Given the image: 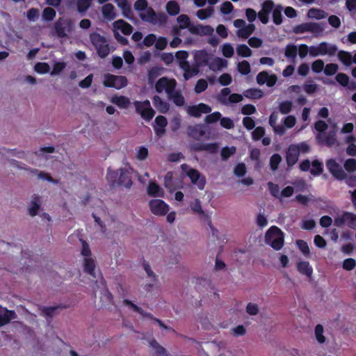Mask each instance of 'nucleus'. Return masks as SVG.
Returning <instances> with one entry per match:
<instances>
[{"label":"nucleus","instance_id":"f257e3e1","mask_svg":"<svg viewBox=\"0 0 356 356\" xmlns=\"http://www.w3.org/2000/svg\"><path fill=\"white\" fill-rule=\"evenodd\" d=\"M106 180L112 187L124 186L130 188L133 185L131 172L127 168L112 170H107Z\"/></svg>","mask_w":356,"mask_h":356},{"label":"nucleus","instance_id":"f03ea898","mask_svg":"<svg viewBox=\"0 0 356 356\" xmlns=\"http://www.w3.org/2000/svg\"><path fill=\"white\" fill-rule=\"evenodd\" d=\"M177 22L179 23V28L188 29L190 33L194 35H206L213 33V29L211 26L197 24L196 26L191 23L189 17L187 15L182 14L178 16Z\"/></svg>","mask_w":356,"mask_h":356},{"label":"nucleus","instance_id":"7ed1b4c3","mask_svg":"<svg viewBox=\"0 0 356 356\" xmlns=\"http://www.w3.org/2000/svg\"><path fill=\"white\" fill-rule=\"evenodd\" d=\"M265 242L274 250H280L284 245V233L277 226H272L266 233Z\"/></svg>","mask_w":356,"mask_h":356},{"label":"nucleus","instance_id":"20e7f679","mask_svg":"<svg viewBox=\"0 0 356 356\" xmlns=\"http://www.w3.org/2000/svg\"><path fill=\"white\" fill-rule=\"evenodd\" d=\"M90 40L100 58H104L109 54V46L104 36L98 33L93 32L90 34Z\"/></svg>","mask_w":356,"mask_h":356},{"label":"nucleus","instance_id":"39448f33","mask_svg":"<svg viewBox=\"0 0 356 356\" xmlns=\"http://www.w3.org/2000/svg\"><path fill=\"white\" fill-rule=\"evenodd\" d=\"M134 105L136 108V112L140 115V117L149 122L150 121L154 116L156 112L152 108L150 102L148 99L145 101H135L134 102Z\"/></svg>","mask_w":356,"mask_h":356},{"label":"nucleus","instance_id":"423d86ee","mask_svg":"<svg viewBox=\"0 0 356 356\" xmlns=\"http://www.w3.org/2000/svg\"><path fill=\"white\" fill-rule=\"evenodd\" d=\"M56 35L60 38H65L74 30L73 22L67 18L59 17L54 24Z\"/></svg>","mask_w":356,"mask_h":356},{"label":"nucleus","instance_id":"0eeeda50","mask_svg":"<svg viewBox=\"0 0 356 356\" xmlns=\"http://www.w3.org/2000/svg\"><path fill=\"white\" fill-rule=\"evenodd\" d=\"M127 77L122 75H114L107 73L104 76L103 84L107 88H114L120 90L127 86Z\"/></svg>","mask_w":356,"mask_h":356},{"label":"nucleus","instance_id":"6e6552de","mask_svg":"<svg viewBox=\"0 0 356 356\" xmlns=\"http://www.w3.org/2000/svg\"><path fill=\"white\" fill-rule=\"evenodd\" d=\"M337 51V47L334 44H329L326 42H321L318 46L309 47V54L312 57L318 56H324L328 54L334 56Z\"/></svg>","mask_w":356,"mask_h":356},{"label":"nucleus","instance_id":"1a4fd4ad","mask_svg":"<svg viewBox=\"0 0 356 356\" xmlns=\"http://www.w3.org/2000/svg\"><path fill=\"white\" fill-rule=\"evenodd\" d=\"M177 87V81L175 79H170L163 76L160 78L155 84V90L157 92L161 93L163 90L167 95H170Z\"/></svg>","mask_w":356,"mask_h":356},{"label":"nucleus","instance_id":"9d476101","mask_svg":"<svg viewBox=\"0 0 356 356\" xmlns=\"http://www.w3.org/2000/svg\"><path fill=\"white\" fill-rule=\"evenodd\" d=\"M324 30V27L318 23L305 22L295 26L293 31L296 34H301L305 32H310L315 34H319Z\"/></svg>","mask_w":356,"mask_h":356},{"label":"nucleus","instance_id":"9b49d317","mask_svg":"<svg viewBox=\"0 0 356 356\" xmlns=\"http://www.w3.org/2000/svg\"><path fill=\"white\" fill-rule=\"evenodd\" d=\"M326 167L330 173L338 181H343L347 178V174L343 168L334 159H327Z\"/></svg>","mask_w":356,"mask_h":356},{"label":"nucleus","instance_id":"f8f14e48","mask_svg":"<svg viewBox=\"0 0 356 356\" xmlns=\"http://www.w3.org/2000/svg\"><path fill=\"white\" fill-rule=\"evenodd\" d=\"M149 206L152 213L159 216H165L169 211V206L168 204L160 199L150 200Z\"/></svg>","mask_w":356,"mask_h":356},{"label":"nucleus","instance_id":"ddd939ff","mask_svg":"<svg viewBox=\"0 0 356 356\" xmlns=\"http://www.w3.org/2000/svg\"><path fill=\"white\" fill-rule=\"evenodd\" d=\"M274 7L275 3L272 0H265L262 3L261 9L257 14V16L262 24H268L269 21V15Z\"/></svg>","mask_w":356,"mask_h":356},{"label":"nucleus","instance_id":"4468645a","mask_svg":"<svg viewBox=\"0 0 356 356\" xmlns=\"http://www.w3.org/2000/svg\"><path fill=\"white\" fill-rule=\"evenodd\" d=\"M211 108L204 103H200L197 105L188 106L186 109L187 113L194 118H200L202 113H209Z\"/></svg>","mask_w":356,"mask_h":356},{"label":"nucleus","instance_id":"2eb2a0df","mask_svg":"<svg viewBox=\"0 0 356 356\" xmlns=\"http://www.w3.org/2000/svg\"><path fill=\"white\" fill-rule=\"evenodd\" d=\"M186 174L191 182L196 185L200 190L204 189L206 184V179L197 170L191 168Z\"/></svg>","mask_w":356,"mask_h":356},{"label":"nucleus","instance_id":"dca6fc26","mask_svg":"<svg viewBox=\"0 0 356 356\" xmlns=\"http://www.w3.org/2000/svg\"><path fill=\"white\" fill-rule=\"evenodd\" d=\"M256 80L259 85L266 83L268 87H273L275 85L277 77L275 74H269L266 71H262L257 75Z\"/></svg>","mask_w":356,"mask_h":356},{"label":"nucleus","instance_id":"f3484780","mask_svg":"<svg viewBox=\"0 0 356 356\" xmlns=\"http://www.w3.org/2000/svg\"><path fill=\"white\" fill-rule=\"evenodd\" d=\"M17 314L13 310H9L0 305V327L8 324L11 320L15 319Z\"/></svg>","mask_w":356,"mask_h":356},{"label":"nucleus","instance_id":"a211bd4d","mask_svg":"<svg viewBox=\"0 0 356 356\" xmlns=\"http://www.w3.org/2000/svg\"><path fill=\"white\" fill-rule=\"evenodd\" d=\"M195 65L199 67L207 66L209 60L211 59V54H208L205 50L197 51L194 56Z\"/></svg>","mask_w":356,"mask_h":356},{"label":"nucleus","instance_id":"6ab92c4d","mask_svg":"<svg viewBox=\"0 0 356 356\" xmlns=\"http://www.w3.org/2000/svg\"><path fill=\"white\" fill-rule=\"evenodd\" d=\"M299 156L300 154L298 153V148L291 145L286 153V161L287 165L289 167H292L294 165L297 163Z\"/></svg>","mask_w":356,"mask_h":356},{"label":"nucleus","instance_id":"aec40b11","mask_svg":"<svg viewBox=\"0 0 356 356\" xmlns=\"http://www.w3.org/2000/svg\"><path fill=\"white\" fill-rule=\"evenodd\" d=\"M113 27L116 30H120L124 35H130L134 30L133 26L123 19H118L113 23Z\"/></svg>","mask_w":356,"mask_h":356},{"label":"nucleus","instance_id":"412c9836","mask_svg":"<svg viewBox=\"0 0 356 356\" xmlns=\"http://www.w3.org/2000/svg\"><path fill=\"white\" fill-rule=\"evenodd\" d=\"M316 140L318 143L325 145L327 147L333 146L337 141L335 134L333 132L329 133L327 136H324L323 134H318L316 136Z\"/></svg>","mask_w":356,"mask_h":356},{"label":"nucleus","instance_id":"4be33fe9","mask_svg":"<svg viewBox=\"0 0 356 356\" xmlns=\"http://www.w3.org/2000/svg\"><path fill=\"white\" fill-rule=\"evenodd\" d=\"M152 102L155 108L161 113H167L170 110L168 102L163 100L161 97L154 95L152 97Z\"/></svg>","mask_w":356,"mask_h":356},{"label":"nucleus","instance_id":"5701e85b","mask_svg":"<svg viewBox=\"0 0 356 356\" xmlns=\"http://www.w3.org/2000/svg\"><path fill=\"white\" fill-rule=\"evenodd\" d=\"M298 271L308 277H311L313 274V268L309 263L306 261H300L297 263Z\"/></svg>","mask_w":356,"mask_h":356},{"label":"nucleus","instance_id":"b1692460","mask_svg":"<svg viewBox=\"0 0 356 356\" xmlns=\"http://www.w3.org/2000/svg\"><path fill=\"white\" fill-rule=\"evenodd\" d=\"M204 134L205 132L200 124H195L188 127V135L195 140H199Z\"/></svg>","mask_w":356,"mask_h":356},{"label":"nucleus","instance_id":"393cba45","mask_svg":"<svg viewBox=\"0 0 356 356\" xmlns=\"http://www.w3.org/2000/svg\"><path fill=\"white\" fill-rule=\"evenodd\" d=\"M111 102L115 104L120 108H127L130 104V100L128 97L120 95H114L111 99Z\"/></svg>","mask_w":356,"mask_h":356},{"label":"nucleus","instance_id":"a878e982","mask_svg":"<svg viewBox=\"0 0 356 356\" xmlns=\"http://www.w3.org/2000/svg\"><path fill=\"white\" fill-rule=\"evenodd\" d=\"M227 65V62L226 60L216 57L212 59V60H209V63L207 66H209V69L213 71L221 70L223 67H225Z\"/></svg>","mask_w":356,"mask_h":356},{"label":"nucleus","instance_id":"bb28decb","mask_svg":"<svg viewBox=\"0 0 356 356\" xmlns=\"http://www.w3.org/2000/svg\"><path fill=\"white\" fill-rule=\"evenodd\" d=\"M102 12L103 16L108 20H113L116 17L115 7L111 3H106L104 5L102 6Z\"/></svg>","mask_w":356,"mask_h":356},{"label":"nucleus","instance_id":"cd10ccee","mask_svg":"<svg viewBox=\"0 0 356 356\" xmlns=\"http://www.w3.org/2000/svg\"><path fill=\"white\" fill-rule=\"evenodd\" d=\"M147 194L151 197H163V191L156 183L151 182L147 187Z\"/></svg>","mask_w":356,"mask_h":356},{"label":"nucleus","instance_id":"c85d7f7f","mask_svg":"<svg viewBox=\"0 0 356 356\" xmlns=\"http://www.w3.org/2000/svg\"><path fill=\"white\" fill-rule=\"evenodd\" d=\"M83 269L86 273L90 275L95 277V261L90 257H86L83 262Z\"/></svg>","mask_w":356,"mask_h":356},{"label":"nucleus","instance_id":"c756f323","mask_svg":"<svg viewBox=\"0 0 356 356\" xmlns=\"http://www.w3.org/2000/svg\"><path fill=\"white\" fill-rule=\"evenodd\" d=\"M254 29L255 26L253 24H249L238 29L237 35L239 38L246 39L254 32Z\"/></svg>","mask_w":356,"mask_h":356},{"label":"nucleus","instance_id":"7c9ffc66","mask_svg":"<svg viewBox=\"0 0 356 356\" xmlns=\"http://www.w3.org/2000/svg\"><path fill=\"white\" fill-rule=\"evenodd\" d=\"M40 207V197L35 195L31 202V206L29 208V213L31 216H35Z\"/></svg>","mask_w":356,"mask_h":356},{"label":"nucleus","instance_id":"2f4dec72","mask_svg":"<svg viewBox=\"0 0 356 356\" xmlns=\"http://www.w3.org/2000/svg\"><path fill=\"white\" fill-rule=\"evenodd\" d=\"M307 15L309 18L322 19L327 16V13L321 9L312 8L308 10Z\"/></svg>","mask_w":356,"mask_h":356},{"label":"nucleus","instance_id":"473e14b6","mask_svg":"<svg viewBox=\"0 0 356 356\" xmlns=\"http://www.w3.org/2000/svg\"><path fill=\"white\" fill-rule=\"evenodd\" d=\"M243 95L248 99H261L264 96L262 90L258 88H249L243 92Z\"/></svg>","mask_w":356,"mask_h":356},{"label":"nucleus","instance_id":"72a5a7b5","mask_svg":"<svg viewBox=\"0 0 356 356\" xmlns=\"http://www.w3.org/2000/svg\"><path fill=\"white\" fill-rule=\"evenodd\" d=\"M282 10L283 7L281 5H277L272 10L273 21L276 25H280L282 23Z\"/></svg>","mask_w":356,"mask_h":356},{"label":"nucleus","instance_id":"f704fd0d","mask_svg":"<svg viewBox=\"0 0 356 356\" xmlns=\"http://www.w3.org/2000/svg\"><path fill=\"white\" fill-rule=\"evenodd\" d=\"M168 97L169 99L172 100L173 103L177 106H182L185 104L184 97L179 91H176L175 90L174 92Z\"/></svg>","mask_w":356,"mask_h":356},{"label":"nucleus","instance_id":"c9c22d12","mask_svg":"<svg viewBox=\"0 0 356 356\" xmlns=\"http://www.w3.org/2000/svg\"><path fill=\"white\" fill-rule=\"evenodd\" d=\"M338 58L346 66H350L353 63V56L348 51L343 50L339 51L338 53Z\"/></svg>","mask_w":356,"mask_h":356},{"label":"nucleus","instance_id":"e433bc0d","mask_svg":"<svg viewBox=\"0 0 356 356\" xmlns=\"http://www.w3.org/2000/svg\"><path fill=\"white\" fill-rule=\"evenodd\" d=\"M149 344L154 349H155V353L153 356H168L165 348L161 346L156 339H152Z\"/></svg>","mask_w":356,"mask_h":356},{"label":"nucleus","instance_id":"4c0bfd02","mask_svg":"<svg viewBox=\"0 0 356 356\" xmlns=\"http://www.w3.org/2000/svg\"><path fill=\"white\" fill-rule=\"evenodd\" d=\"M166 11L168 15L175 16L180 12V8L178 3L175 1H170L166 3Z\"/></svg>","mask_w":356,"mask_h":356},{"label":"nucleus","instance_id":"58836bf2","mask_svg":"<svg viewBox=\"0 0 356 356\" xmlns=\"http://www.w3.org/2000/svg\"><path fill=\"white\" fill-rule=\"evenodd\" d=\"M312 169L310 173L314 176H319L323 172V163L318 160H314L311 163Z\"/></svg>","mask_w":356,"mask_h":356},{"label":"nucleus","instance_id":"ea45409f","mask_svg":"<svg viewBox=\"0 0 356 356\" xmlns=\"http://www.w3.org/2000/svg\"><path fill=\"white\" fill-rule=\"evenodd\" d=\"M297 54L298 48L296 45L289 44L286 46L284 55L287 58L291 59L293 61L296 59Z\"/></svg>","mask_w":356,"mask_h":356},{"label":"nucleus","instance_id":"a19ab883","mask_svg":"<svg viewBox=\"0 0 356 356\" xmlns=\"http://www.w3.org/2000/svg\"><path fill=\"white\" fill-rule=\"evenodd\" d=\"M156 17V13L154 10V9L151 7L147 9L146 13H140V17L144 22H147L151 24H153L154 22V19Z\"/></svg>","mask_w":356,"mask_h":356},{"label":"nucleus","instance_id":"79ce46f5","mask_svg":"<svg viewBox=\"0 0 356 356\" xmlns=\"http://www.w3.org/2000/svg\"><path fill=\"white\" fill-rule=\"evenodd\" d=\"M163 70V67L158 66L152 67L150 68L147 73V78L149 81L150 83L154 82V80L161 74Z\"/></svg>","mask_w":356,"mask_h":356},{"label":"nucleus","instance_id":"37998d69","mask_svg":"<svg viewBox=\"0 0 356 356\" xmlns=\"http://www.w3.org/2000/svg\"><path fill=\"white\" fill-rule=\"evenodd\" d=\"M56 10L50 7H47L42 10V17L44 21L51 22L56 17Z\"/></svg>","mask_w":356,"mask_h":356},{"label":"nucleus","instance_id":"c03bdc74","mask_svg":"<svg viewBox=\"0 0 356 356\" xmlns=\"http://www.w3.org/2000/svg\"><path fill=\"white\" fill-rule=\"evenodd\" d=\"M63 308V307L54 306V307H43L41 309L42 314L47 318H52L57 312L58 309Z\"/></svg>","mask_w":356,"mask_h":356},{"label":"nucleus","instance_id":"a18cd8bd","mask_svg":"<svg viewBox=\"0 0 356 356\" xmlns=\"http://www.w3.org/2000/svg\"><path fill=\"white\" fill-rule=\"evenodd\" d=\"M236 53L241 57L248 58L251 56L252 50L246 44H242L237 46Z\"/></svg>","mask_w":356,"mask_h":356},{"label":"nucleus","instance_id":"49530a36","mask_svg":"<svg viewBox=\"0 0 356 356\" xmlns=\"http://www.w3.org/2000/svg\"><path fill=\"white\" fill-rule=\"evenodd\" d=\"M346 224L351 229L356 228V215L351 212L344 211Z\"/></svg>","mask_w":356,"mask_h":356},{"label":"nucleus","instance_id":"de8ad7c7","mask_svg":"<svg viewBox=\"0 0 356 356\" xmlns=\"http://www.w3.org/2000/svg\"><path fill=\"white\" fill-rule=\"evenodd\" d=\"M214 12L212 7H208L205 9H200L197 10L196 15L200 19H206L209 17L211 16Z\"/></svg>","mask_w":356,"mask_h":356},{"label":"nucleus","instance_id":"09e8293b","mask_svg":"<svg viewBox=\"0 0 356 356\" xmlns=\"http://www.w3.org/2000/svg\"><path fill=\"white\" fill-rule=\"evenodd\" d=\"M324 329L322 325L318 324L315 327L314 333L317 341L319 343H323L325 341V337L323 335Z\"/></svg>","mask_w":356,"mask_h":356},{"label":"nucleus","instance_id":"8fccbe9b","mask_svg":"<svg viewBox=\"0 0 356 356\" xmlns=\"http://www.w3.org/2000/svg\"><path fill=\"white\" fill-rule=\"evenodd\" d=\"M296 245L304 256L308 257L309 255L310 250L306 241L302 239H298L296 241Z\"/></svg>","mask_w":356,"mask_h":356},{"label":"nucleus","instance_id":"3c124183","mask_svg":"<svg viewBox=\"0 0 356 356\" xmlns=\"http://www.w3.org/2000/svg\"><path fill=\"white\" fill-rule=\"evenodd\" d=\"M344 169L348 173H353L356 171V159H348L343 163Z\"/></svg>","mask_w":356,"mask_h":356},{"label":"nucleus","instance_id":"603ef678","mask_svg":"<svg viewBox=\"0 0 356 356\" xmlns=\"http://www.w3.org/2000/svg\"><path fill=\"white\" fill-rule=\"evenodd\" d=\"M282 161V157L279 154H274L270 159V167L273 171L277 170L278 166Z\"/></svg>","mask_w":356,"mask_h":356},{"label":"nucleus","instance_id":"864d4df0","mask_svg":"<svg viewBox=\"0 0 356 356\" xmlns=\"http://www.w3.org/2000/svg\"><path fill=\"white\" fill-rule=\"evenodd\" d=\"M221 113L218 111H215L212 113L208 114L204 118V122L207 124H213L217 122L221 118Z\"/></svg>","mask_w":356,"mask_h":356},{"label":"nucleus","instance_id":"5fc2aeb1","mask_svg":"<svg viewBox=\"0 0 356 356\" xmlns=\"http://www.w3.org/2000/svg\"><path fill=\"white\" fill-rule=\"evenodd\" d=\"M236 152V147H225L221 149L220 156L223 161H227L232 155Z\"/></svg>","mask_w":356,"mask_h":356},{"label":"nucleus","instance_id":"6e6d98bb","mask_svg":"<svg viewBox=\"0 0 356 356\" xmlns=\"http://www.w3.org/2000/svg\"><path fill=\"white\" fill-rule=\"evenodd\" d=\"M250 65L247 60H243L238 63V70L243 75H247L250 72Z\"/></svg>","mask_w":356,"mask_h":356},{"label":"nucleus","instance_id":"4d7b16f0","mask_svg":"<svg viewBox=\"0 0 356 356\" xmlns=\"http://www.w3.org/2000/svg\"><path fill=\"white\" fill-rule=\"evenodd\" d=\"M293 104L290 101H284L280 104L279 109L282 114L286 115L291 112Z\"/></svg>","mask_w":356,"mask_h":356},{"label":"nucleus","instance_id":"13d9d810","mask_svg":"<svg viewBox=\"0 0 356 356\" xmlns=\"http://www.w3.org/2000/svg\"><path fill=\"white\" fill-rule=\"evenodd\" d=\"M34 70L39 74H46L49 72L50 67L47 63H37L34 66Z\"/></svg>","mask_w":356,"mask_h":356},{"label":"nucleus","instance_id":"bf43d9fd","mask_svg":"<svg viewBox=\"0 0 356 356\" xmlns=\"http://www.w3.org/2000/svg\"><path fill=\"white\" fill-rule=\"evenodd\" d=\"M91 2L88 0H77L76 8L79 13H85L90 6Z\"/></svg>","mask_w":356,"mask_h":356},{"label":"nucleus","instance_id":"052dcab7","mask_svg":"<svg viewBox=\"0 0 356 356\" xmlns=\"http://www.w3.org/2000/svg\"><path fill=\"white\" fill-rule=\"evenodd\" d=\"M200 72V67L195 64L191 66L190 69L186 72H184V77L186 80L191 79V77L197 75Z\"/></svg>","mask_w":356,"mask_h":356},{"label":"nucleus","instance_id":"680f3d73","mask_svg":"<svg viewBox=\"0 0 356 356\" xmlns=\"http://www.w3.org/2000/svg\"><path fill=\"white\" fill-rule=\"evenodd\" d=\"M208 87L207 81L205 79H199L195 86V92L197 94L201 93L207 90Z\"/></svg>","mask_w":356,"mask_h":356},{"label":"nucleus","instance_id":"e2e57ef3","mask_svg":"<svg viewBox=\"0 0 356 356\" xmlns=\"http://www.w3.org/2000/svg\"><path fill=\"white\" fill-rule=\"evenodd\" d=\"M264 135L265 129L263 127H257L252 132V138L254 140H259Z\"/></svg>","mask_w":356,"mask_h":356},{"label":"nucleus","instance_id":"0e129e2a","mask_svg":"<svg viewBox=\"0 0 356 356\" xmlns=\"http://www.w3.org/2000/svg\"><path fill=\"white\" fill-rule=\"evenodd\" d=\"M336 81L342 86L346 87L349 83V77L344 73H339L335 76Z\"/></svg>","mask_w":356,"mask_h":356},{"label":"nucleus","instance_id":"69168bd1","mask_svg":"<svg viewBox=\"0 0 356 356\" xmlns=\"http://www.w3.org/2000/svg\"><path fill=\"white\" fill-rule=\"evenodd\" d=\"M338 65L335 63H329L327 64L324 68V73L327 76H332L337 73L338 70Z\"/></svg>","mask_w":356,"mask_h":356},{"label":"nucleus","instance_id":"338daca9","mask_svg":"<svg viewBox=\"0 0 356 356\" xmlns=\"http://www.w3.org/2000/svg\"><path fill=\"white\" fill-rule=\"evenodd\" d=\"M222 52L225 57L231 58L234 55V50L230 44L226 43L222 45Z\"/></svg>","mask_w":356,"mask_h":356},{"label":"nucleus","instance_id":"774afa93","mask_svg":"<svg viewBox=\"0 0 356 356\" xmlns=\"http://www.w3.org/2000/svg\"><path fill=\"white\" fill-rule=\"evenodd\" d=\"M323 69L324 62L321 59H318L312 64V70L315 73H320Z\"/></svg>","mask_w":356,"mask_h":356}]
</instances>
